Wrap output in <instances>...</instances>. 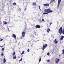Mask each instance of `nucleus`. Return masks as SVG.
<instances>
[{
  "label": "nucleus",
  "mask_w": 64,
  "mask_h": 64,
  "mask_svg": "<svg viewBox=\"0 0 64 64\" xmlns=\"http://www.w3.org/2000/svg\"><path fill=\"white\" fill-rule=\"evenodd\" d=\"M48 45L47 44H45L44 45H43L42 47V50H44L45 48H46V47H47Z\"/></svg>",
  "instance_id": "3"
},
{
  "label": "nucleus",
  "mask_w": 64,
  "mask_h": 64,
  "mask_svg": "<svg viewBox=\"0 0 64 64\" xmlns=\"http://www.w3.org/2000/svg\"><path fill=\"white\" fill-rule=\"evenodd\" d=\"M62 27H60L58 30V33H60V35H61L62 33L63 34H64V30H63Z\"/></svg>",
  "instance_id": "2"
},
{
  "label": "nucleus",
  "mask_w": 64,
  "mask_h": 64,
  "mask_svg": "<svg viewBox=\"0 0 64 64\" xmlns=\"http://www.w3.org/2000/svg\"><path fill=\"white\" fill-rule=\"evenodd\" d=\"M0 26H1V24H0Z\"/></svg>",
  "instance_id": "36"
},
{
  "label": "nucleus",
  "mask_w": 64,
  "mask_h": 64,
  "mask_svg": "<svg viewBox=\"0 0 64 64\" xmlns=\"http://www.w3.org/2000/svg\"><path fill=\"white\" fill-rule=\"evenodd\" d=\"M50 25H51L52 24V22H51L50 23Z\"/></svg>",
  "instance_id": "33"
},
{
  "label": "nucleus",
  "mask_w": 64,
  "mask_h": 64,
  "mask_svg": "<svg viewBox=\"0 0 64 64\" xmlns=\"http://www.w3.org/2000/svg\"><path fill=\"white\" fill-rule=\"evenodd\" d=\"M6 62V60L5 58L4 59V61L3 62L4 63H5Z\"/></svg>",
  "instance_id": "16"
},
{
  "label": "nucleus",
  "mask_w": 64,
  "mask_h": 64,
  "mask_svg": "<svg viewBox=\"0 0 64 64\" xmlns=\"http://www.w3.org/2000/svg\"><path fill=\"white\" fill-rule=\"evenodd\" d=\"M3 46H0V47H2Z\"/></svg>",
  "instance_id": "32"
},
{
  "label": "nucleus",
  "mask_w": 64,
  "mask_h": 64,
  "mask_svg": "<svg viewBox=\"0 0 64 64\" xmlns=\"http://www.w3.org/2000/svg\"><path fill=\"white\" fill-rule=\"evenodd\" d=\"M60 61V59L56 58L55 60V62L56 64H58L59 62Z\"/></svg>",
  "instance_id": "4"
},
{
  "label": "nucleus",
  "mask_w": 64,
  "mask_h": 64,
  "mask_svg": "<svg viewBox=\"0 0 64 64\" xmlns=\"http://www.w3.org/2000/svg\"><path fill=\"white\" fill-rule=\"evenodd\" d=\"M55 0H51V2H53V1H55Z\"/></svg>",
  "instance_id": "28"
},
{
  "label": "nucleus",
  "mask_w": 64,
  "mask_h": 64,
  "mask_svg": "<svg viewBox=\"0 0 64 64\" xmlns=\"http://www.w3.org/2000/svg\"><path fill=\"white\" fill-rule=\"evenodd\" d=\"M41 60V56H40L38 60L39 62H40Z\"/></svg>",
  "instance_id": "14"
},
{
  "label": "nucleus",
  "mask_w": 64,
  "mask_h": 64,
  "mask_svg": "<svg viewBox=\"0 0 64 64\" xmlns=\"http://www.w3.org/2000/svg\"><path fill=\"white\" fill-rule=\"evenodd\" d=\"M22 37H24L25 36V32H22Z\"/></svg>",
  "instance_id": "8"
},
{
  "label": "nucleus",
  "mask_w": 64,
  "mask_h": 64,
  "mask_svg": "<svg viewBox=\"0 0 64 64\" xmlns=\"http://www.w3.org/2000/svg\"><path fill=\"white\" fill-rule=\"evenodd\" d=\"M61 0H58V7H59V6H60V2H61Z\"/></svg>",
  "instance_id": "5"
},
{
  "label": "nucleus",
  "mask_w": 64,
  "mask_h": 64,
  "mask_svg": "<svg viewBox=\"0 0 64 64\" xmlns=\"http://www.w3.org/2000/svg\"><path fill=\"white\" fill-rule=\"evenodd\" d=\"M43 5L44 6H46V7H47V6H49V4H44Z\"/></svg>",
  "instance_id": "9"
},
{
  "label": "nucleus",
  "mask_w": 64,
  "mask_h": 64,
  "mask_svg": "<svg viewBox=\"0 0 64 64\" xmlns=\"http://www.w3.org/2000/svg\"><path fill=\"white\" fill-rule=\"evenodd\" d=\"M20 11H21V10L20 9Z\"/></svg>",
  "instance_id": "34"
},
{
  "label": "nucleus",
  "mask_w": 64,
  "mask_h": 64,
  "mask_svg": "<svg viewBox=\"0 0 64 64\" xmlns=\"http://www.w3.org/2000/svg\"><path fill=\"white\" fill-rule=\"evenodd\" d=\"M52 51H54L53 50H52Z\"/></svg>",
  "instance_id": "37"
},
{
  "label": "nucleus",
  "mask_w": 64,
  "mask_h": 64,
  "mask_svg": "<svg viewBox=\"0 0 64 64\" xmlns=\"http://www.w3.org/2000/svg\"><path fill=\"white\" fill-rule=\"evenodd\" d=\"M22 60V58H21L20 60H19V63H20V61Z\"/></svg>",
  "instance_id": "20"
},
{
  "label": "nucleus",
  "mask_w": 64,
  "mask_h": 64,
  "mask_svg": "<svg viewBox=\"0 0 64 64\" xmlns=\"http://www.w3.org/2000/svg\"><path fill=\"white\" fill-rule=\"evenodd\" d=\"M13 59H16V55H15L14 56L12 57Z\"/></svg>",
  "instance_id": "13"
},
{
  "label": "nucleus",
  "mask_w": 64,
  "mask_h": 64,
  "mask_svg": "<svg viewBox=\"0 0 64 64\" xmlns=\"http://www.w3.org/2000/svg\"><path fill=\"white\" fill-rule=\"evenodd\" d=\"M52 53H53V52H52Z\"/></svg>",
  "instance_id": "38"
},
{
  "label": "nucleus",
  "mask_w": 64,
  "mask_h": 64,
  "mask_svg": "<svg viewBox=\"0 0 64 64\" xmlns=\"http://www.w3.org/2000/svg\"><path fill=\"white\" fill-rule=\"evenodd\" d=\"M4 24H5L6 25L7 24V22H4Z\"/></svg>",
  "instance_id": "21"
},
{
  "label": "nucleus",
  "mask_w": 64,
  "mask_h": 64,
  "mask_svg": "<svg viewBox=\"0 0 64 64\" xmlns=\"http://www.w3.org/2000/svg\"><path fill=\"white\" fill-rule=\"evenodd\" d=\"M39 9L40 10H41V9H40V6H39Z\"/></svg>",
  "instance_id": "31"
},
{
  "label": "nucleus",
  "mask_w": 64,
  "mask_h": 64,
  "mask_svg": "<svg viewBox=\"0 0 64 64\" xmlns=\"http://www.w3.org/2000/svg\"><path fill=\"white\" fill-rule=\"evenodd\" d=\"M36 4V2H33L32 3V5H35Z\"/></svg>",
  "instance_id": "15"
},
{
  "label": "nucleus",
  "mask_w": 64,
  "mask_h": 64,
  "mask_svg": "<svg viewBox=\"0 0 64 64\" xmlns=\"http://www.w3.org/2000/svg\"><path fill=\"white\" fill-rule=\"evenodd\" d=\"M2 40H3V39H2L0 40V41H2Z\"/></svg>",
  "instance_id": "30"
},
{
  "label": "nucleus",
  "mask_w": 64,
  "mask_h": 64,
  "mask_svg": "<svg viewBox=\"0 0 64 64\" xmlns=\"http://www.w3.org/2000/svg\"><path fill=\"white\" fill-rule=\"evenodd\" d=\"M12 37H13L14 38H15V39H16H16H17V38H16V35H15V34H13L12 35Z\"/></svg>",
  "instance_id": "6"
},
{
  "label": "nucleus",
  "mask_w": 64,
  "mask_h": 64,
  "mask_svg": "<svg viewBox=\"0 0 64 64\" xmlns=\"http://www.w3.org/2000/svg\"><path fill=\"white\" fill-rule=\"evenodd\" d=\"M60 55H59V56L60 57Z\"/></svg>",
  "instance_id": "35"
},
{
  "label": "nucleus",
  "mask_w": 64,
  "mask_h": 64,
  "mask_svg": "<svg viewBox=\"0 0 64 64\" xmlns=\"http://www.w3.org/2000/svg\"><path fill=\"white\" fill-rule=\"evenodd\" d=\"M46 61L48 62H49L50 61V60H46Z\"/></svg>",
  "instance_id": "18"
},
{
  "label": "nucleus",
  "mask_w": 64,
  "mask_h": 64,
  "mask_svg": "<svg viewBox=\"0 0 64 64\" xmlns=\"http://www.w3.org/2000/svg\"><path fill=\"white\" fill-rule=\"evenodd\" d=\"M26 8H25L24 9V11H26Z\"/></svg>",
  "instance_id": "27"
},
{
  "label": "nucleus",
  "mask_w": 64,
  "mask_h": 64,
  "mask_svg": "<svg viewBox=\"0 0 64 64\" xmlns=\"http://www.w3.org/2000/svg\"><path fill=\"white\" fill-rule=\"evenodd\" d=\"M44 11L46 12L43 13V14H47L48 15V13H52L53 12L52 10L50 9H45Z\"/></svg>",
  "instance_id": "1"
},
{
  "label": "nucleus",
  "mask_w": 64,
  "mask_h": 64,
  "mask_svg": "<svg viewBox=\"0 0 64 64\" xmlns=\"http://www.w3.org/2000/svg\"><path fill=\"white\" fill-rule=\"evenodd\" d=\"M63 38H64V36H62L61 37V38L60 39V40H62L63 39Z\"/></svg>",
  "instance_id": "12"
},
{
  "label": "nucleus",
  "mask_w": 64,
  "mask_h": 64,
  "mask_svg": "<svg viewBox=\"0 0 64 64\" xmlns=\"http://www.w3.org/2000/svg\"><path fill=\"white\" fill-rule=\"evenodd\" d=\"M2 51H4V48H2Z\"/></svg>",
  "instance_id": "25"
},
{
  "label": "nucleus",
  "mask_w": 64,
  "mask_h": 64,
  "mask_svg": "<svg viewBox=\"0 0 64 64\" xmlns=\"http://www.w3.org/2000/svg\"><path fill=\"white\" fill-rule=\"evenodd\" d=\"M15 54H16L15 52H14V53L13 54V55L14 56H15Z\"/></svg>",
  "instance_id": "17"
},
{
  "label": "nucleus",
  "mask_w": 64,
  "mask_h": 64,
  "mask_svg": "<svg viewBox=\"0 0 64 64\" xmlns=\"http://www.w3.org/2000/svg\"><path fill=\"white\" fill-rule=\"evenodd\" d=\"M29 51H30V50L29 49H28V50H27V52H29Z\"/></svg>",
  "instance_id": "23"
},
{
  "label": "nucleus",
  "mask_w": 64,
  "mask_h": 64,
  "mask_svg": "<svg viewBox=\"0 0 64 64\" xmlns=\"http://www.w3.org/2000/svg\"><path fill=\"white\" fill-rule=\"evenodd\" d=\"M50 28H48L47 32H48V33H49V32H50Z\"/></svg>",
  "instance_id": "11"
},
{
  "label": "nucleus",
  "mask_w": 64,
  "mask_h": 64,
  "mask_svg": "<svg viewBox=\"0 0 64 64\" xmlns=\"http://www.w3.org/2000/svg\"><path fill=\"white\" fill-rule=\"evenodd\" d=\"M16 3L15 2H14L13 3V5H14V6H16Z\"/></svg>",
  "instance_id": "24"
},
{
  "label": "nucleus",
  "mask_w": 64,
  "mask_h": 64,
  "mask_svg": "<svg viewBox=\"0 0 64 64\" xmlns=\"http://www.w3.org/2000/svg\"><path fill=\"white\" fill-rule=\"evenodd\" d=\"M54 42L55 43H56V44L58 43V40H56V39H55L54 40Z\"/></svg>",
  "instance_id": "10"
},
{
  "label": "nucleus",
  "mask_w": 64,
  "mask_h": 64,
  "mask_svg": "<svg viewBox=\"0 0 64 64\" xmlns=\"http://www.w3.org/2000/svg\"><path fill=\"white\" fill-rule=\"evenodd\" d=\"M1 55L2 57H3V56H4V54H3V53H2V54Z\"/></svg>",
  "instance_id": "19"
},
{
  "label": "nucleus",
  "mask_w": 64,
  "mask_h": 64,
  "mask_svg": "<svg viewBox=\"0 0 64 64\" xmlns=\"http://www.w3.org/2000/svg\"><path fill=\"white\" fill-rule=\"evenodd\" d=\"M44 19H42V21H44Z\"/></svg>",
  "instance_id": "29"
},
{
  "label": "nucleus",
  "mask_w": 64,
  "mask_h": 64,
  "mask_svg": "<svg viewBox=\"0 0 64 64\" xmlns=\"http://www.w3.org/2000/svg\"><path fill=\"white\" fill-rule=\"evenodd\" d=\"M47 54L48 56H50V54L49 53V52H48Z\"/></svg>",
  "instance_id": "22"
},
{
  "label": "nucleus",
  "mask_w": 64,
  "mask_h": 64,
  "mask_svg": "<svg viewBox=\"0 0 64 64\" xmlns=\"http://www.w3.org/2000/svg\"><path fill=\"white\" fill-rule=\"evenodd\" d=\"M24 51H23L22 52V54H24Z\"/></svg>",
  "instance_id": "26"
},
{
  "label": "nucleus",
  "mask_w": 64,
  "mask_h": 64,
  "mask_svg": "<svg viewBox=\"0 0 64 64\" xmlns=\"http://www.w3.org/2000/svg\"><path fill=\"white\" fill-rule=\"evenodd\" d=\"M36 28H40V26L39 25H37L35 26Z\"/></svg>",
  "instance_id": "7"
}]
</instances>
